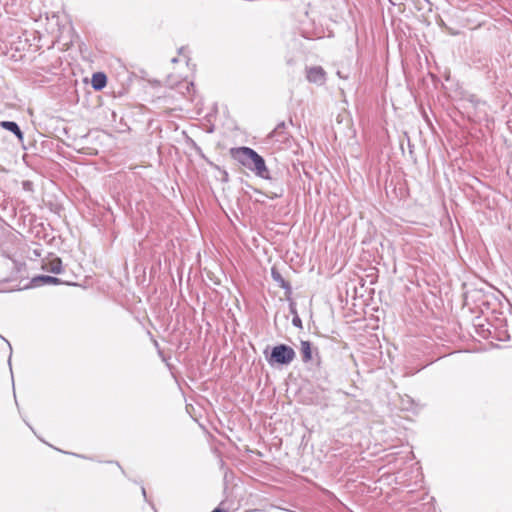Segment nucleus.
<instances>
[{"mask_svg":"<svg viewBox=\"0 0 512 512\" xmlns=\"http://www.w3.org/2000/svg\"><path fill=\"white\" fill-rule=\"evenodd\" d=\"M289 309H290V313L293 315V317L295 315H298L297 309H296V304L294 302H290Z\"/></svg>","mask_w":512,"mask_h":512,"instance_id":"4468645a","label":"nucleus"},{"mask_svg":"<svg viewBox=\"0 0 512 512\" xmlns=\"http://www.w3.org/2000/svg\"><path fill=\"white\" fill-rule=\"evenodd\" d=\"M292 324L293 326L299 328V329H302V320L301 318L299 317V315H295L293 318H292Z\"/></svg>","mask_w":512,"mask_h":512,"instance_id":"f8f14e48","label":"nucleus"},{"mask_svg":"<svg viewBox=\"0 0 512 512\" xmlns=\"http://www.w3.org/2000/svg\"><path fill=\"white\" fill-rule=\"evenodd\" d=\"M296 357L294 349L286 344H279L273 347L270 356L267 361L270 365H288Z\"/></svg>","mask_w":512,"mask_h":512,"instance_id":"f03ea898","label":"nucleus"},{"mask_svg":"<svg viewBox=\"0 0 512 512\" xmlns=\"http://www.w3.org/2000/svg\"><path fill=\"white\" fill-rule=\"evenodd\" d=\"M23 189L26 191H32L33 184L30 181H23L22 183Z\"/></svg>","mask_w":512,"mask_h":512,"instance_id":"ddd939ff","label":"nucleus"},{"mask_svg":"<svg viewBox=\"0 0 512 512\" xmlns=\"http://www.w3.org/2000/svg\"><path fill=\"white\" fill-rule=\"evenodd\" d=\"M301 355L304 363L312 360V347L309 341H301Z\"/></svg>","mask_w":512,"mask_h":512,"instance_id":"9d476101","label":"nucleus"},{"mask_svg":"<svg viewBox=\"0 0 512 512\" xmlns=\"http://www.w3.org/2000/svg\"><path fill=\"white\" fill-rule=\"evenodd\" d=\"M184 50H185V48H184V47H181V48L179 49V53H180V54H182V53L184 52Z\"/></svg>","mask_w":512,"mask_h":512,"instance_id":"412c9836","label":"nucleus"},{"mask_svg":"<svg viewBox=\"0 0 512 512\" xmlns=\"http://www.w3.org/2000/svg\"><path fill=\"white\" fill-rule=\"evenodd\" d=\"M306 79L309 83L322 86L326 83V72L322 66H310L305 68Z\"/></svg>","mask_w":512,"mask_h":512,"instance_id":"7ed1b4c3","label":"nucleus"},{"mask_svg":"<svg viewBox=\"0 0 512 512\" xmlns=\"http://www.w3.org/2000/svg\"><path fill=\"white\" fill-rule=\"evenodd\" d=\"M171 61H172L173 63H176V62L178 61V59H177V58H173Z\"/></svg>","mask_w":512,"mask_h":512,"instance_id":"4be33fe9","label":"nucleus"},{"mask_svg":"<svg viewBox=\"0 0 512 512\" xmlns=\"http://www.w3.org/2000/svg\"><path fill=\"white\" fill-rule=\"evenodd\" d=\"M271 276H272V279L281 287L283 288L286 293H291V285L289 282H287L281 275V273L275 269V268H272L271 270Z\"/></svg>","mask_w":512,"mask_h":512,"instance_id":"6e6552de","label":"nucleus"},{"mask_svg":"<svg viewBox=\"0 0 512 512\" xmlns=\"http://www.w3.org/2000/svg\"><path fill=\"white\" fill-rule=\"evenodd\" d=\"M50 272L54 274H60L63 271L62 262L59 258H56L50 262V267L48 269Z\"/></svg>","mask_w":512,"mask_h":512,"instance_id":"9b49d317","label":"nucleus"},{"mask_svg":"<svg viewBox=\"0 0 512 512\" xmlns=\"http://www.w3.org/2000/svg\"><path fill=\"white\" fill-rule=\"evenodd\" d=\"M212 512H226V511L223 509H220V508H216Z\"/></svg>","mask_w":512,"mask_h":512,"instance_id":"6ab92c4d","label":"nucleus"},{"mask_svg":"<svg viewBox=\"0 0 512 512\" xmlns=\"http://www.w3.org/2000/svg\"><path fill=\"white\" fill-rule=\"evenodd\" d=\"M469 102L473 105V107L475 109H477L479 111L478 112L479 118L487 116V112L485 109V107L487 106L486 102L477 99L475 96H471L469 99Z\"/></svg>","mask_w":512,"mask_h":512,"instance_id":"1a4fd4ad","label":"nucleus"},{"mask_svg":"<svg viewBox=\"0 0 512 512\" xmlns=\"http://www.w3.org/2000/svg\"><path fill=\"white\" fill-rule=\"evenodd\" d=\"M228 180V173L226 171H223V181Z\"/></svg>","mask_w":512,"mask_h":512,"instance_id":"a211bd4d","label":"nucleus"},{"mask_svg":"<svg viewBox=\"0 0 512 512\" xmlns=\"http://www.w3.org/2000/svg\"><path fill=\"white\" fill-rule=\"evenodd\" d=\"M186 88L188 93L190 92V89H194V84L192 82L186 84Z\"/></svg>","mask_w":512,"mask_h":512,"instance_id":"dca6fc26","label":"nucleus"},{"mask_svg":"<svg viewBox=\"0 0 512 512\" xmlns=\"http://www.w3.org/2000/svg\"><path fill=\"white\" fill-rule=\"evenodd\" d=\"M233 158L241 165L254 172L256 176L272 181L273 190L265 193L269 199H277L283 196L284 189L276 179L270 176L264 158L249 147H238L231 150Z\"/></svg>","mask_w":512,"mask_h":512,"instance_id":"f257e3e1","label":"nucleus"},{"mask_svg":"<svg viewBox=\"0 0 512 512\" xmlns=\"http://www.w3.org/2000/svg\"><path fill=\"white\" fill-rule=\"evenodd\" d=\"M269 137L279 143H286L289 141L290 134L286 131V123L280 122L275 129L270 133Z\"/></svg>","mask_w":512,"mask_h":512,"instance_id":"20e7f679","label":"nucleus"},{"mask_svg":"<svg viewBox=\"0 0 512 512\" xmlns=\"http://www.w3.org/2000/svg\"><path fill=\"white\" fill-rule=\"evenodd\" d=\"M92 87L96 91L102 90L107 84V77L103 72L94 73L91 81Z\"/></svg>","mask_w":512,"mask_h":512,"instance_id":"0eeeda50","label":"nucleus"},{"mask_svg":"<svg viewBox=\"0 0 512 512\" xmlns=\"http://www.w3.org/2000/svg\"><path fill=\"white\" fill-rule=\"evenodd\" d=\"M337 76H338L339 78H342V79H347V78H348V76H347V75H342L341 71H337Z\"/></svg>","mask_w":512,"mask_h":512,"instance_id":"f3484780","label":"nucleus"},{"mask_svg":"<svg viewBox=\"0 0 512 512\" xmlns=\"http://www.w3.org/2000/svg\"><path fill=\"white\" fill-rule=\"evenodd\" d=\"M142 494H143L144 498L146 499V490L144 487H142Z\"/></svg>","mask_w":512,"mask_h":512,"instance_id":"aec40b11","label":"nucleus"},{"mask_svg":"<svg viewBox=\"0 0 512 512\" xmlns=\"http://www.w3.org/2000/svg\"><path fill=\"white\" fill-rule=\"evenodd\" d=\"M2 339H3L4 341H6V343L8 344V347H9V349H10V353H11V352H12L11 344H10V343L5 339V338H3V337H2ZM8 364L11 366V355L9 356Z\"/></svg>","mask_w":512,"mask_h":512,"instance_id":"2eb2a0df","label":"nucleus"},{"mask_svg":"<svg viewBox=\"0 0 512 512\" xmlns=\"http://www.w3.org/2000/svg\"><path fill=\"white\" fill-rule=\"evenodd\" d=\"M60 283H61V280L59 278L53 277V276H48V275L35 276L31 280V284L34 287L47 285V284L57 285Z\"/></svg>","mask_w":512,"mask_h":512,"instance_id":"423d86ee","label":"nucleus"},{"mask_svg":"<svg viewBox=\"0 0 512 512\" xmlns=\"http://www.w3.org/2000/svg\"><path fill=\"white\" fill-rule=\"evenodd\" d=\"M0 127L13 133L20 142L24 140V133L14 121H0Z\"/></svg>","mask_w":512,"mask_h":512,"instance_id":"39448f33","label":"nucleus"}]
</instances>
